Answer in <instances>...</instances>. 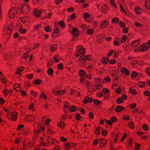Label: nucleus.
Returning <instances> with one entry per match:
<instances>
[{
	"label": "nucleus",
	"mask_w": 150,
	"mask_h": 150,
	"mask_svg": "<svg viewBox=\"0 0 150 150\" xmlns=\"http://www.w3.org/2000/svg\"><path fill=\"white\" fill-rule=\"evenodd\" d=\"M85 49L81 45H78L77 47L76 51L75 53V56L78 57L81 54H85Z\"/></svg>",
	"instance_id": "f257e3e1"
},
{
	"label": "nucleus",
	"mask_w": 150,
	"mask_h": 150,
	"mask_svg": "<svg viewBox=\"0 0 150 150\" xmlns=\"http://www.w3.org/2000/svg\"><path fill=\"white\" fill-rule=\"evenodd\" d=\"M13 25L12 24L8 26L5 25L4 26L3 33L7 35H10L12 31Z\"/></svg>",
	"instance_id": "f03ea898"
},
{
	"label": "nucleus",
	"mask_w": 150,
	"mask_h": 150,
	"mask_svg": "<svg viewBox=\"0 0 150 150\" xmlns=\"http://www.w3.org/2000/svg\"><path fill=\"white\" fill-rule=\"evenodd\" d=\"M95 83L96 85L93 88V90H100V88L101 87L102 81L100 78L95 79Z\"/></svg>",
	"instance_id": "7ed1b4c3"
},
{
	"label": "nucleus",
	"mask_w": 150,
	"mask_h": 150,
	"mask_svg": "<svg viewBox=\"0 0 150 150\" xmlns=\"http://www.w3.org/2000/svg\"><path fill=\"white\" fill-rule=\"evenodd\" d=\"M22 8L21 9H20L21 11L20 13L21 12L25 15H27L30 11V9L29 6L27 4L22 5L21 6Z\"/></svg>",
	"instance_id": "20e7f679"
},
{
	"label": "nucleus",
	"mask_w": 150,
	"mask_h": 150,
	"mask_svg": "<svg viewBox=\"0 0 150 150\" xmlns=\"http://www.w3.org/2000/svg\"><path fill=\"white\" fill-rule=\"evenodd\" d=\"M42 120L45 126L47 127V128L50 127L49 126V124L51 121V119L47 118L46 116H44L42 117Z\"/></svg>",
	"instance_id": "39448f33"
},
{
	"label": "nucleus",
	"mask_w": 150,
	"mask_h": 150,
	"mask_svg": "<svg viewBox=\"0 0 150 150\" xmlns=\"http://www.w3.org/2000/svg\"><path fill=\"white\" fill-rule=\"evenodd\" d=\"M16 14V11L15 9L14 8H12L9 10L8 16L10 18H12L15 17Z\"/></svg>",
	"instance_id": "423d86ee"
},
{
	"label": "nucleus",
	"mask_w": 150,
	"mask_h": 150,
	"mask_svg": "<svg viewBox=\"0 0 150 150\" xmlns=\"http://www.w3.org/2000/svg\"><path fill=\"white\" fill-rule=\"evenodd\" d=\"M108 22L107 21H104L101 22L100 24V26L101 28L103 29L107 28L108 25Z\"/></svg>",
	"instance_id": "0eeeda50"
},
{
	"label": "nucleus",
	"mask_w": 150,
	"mask_h": 150,
	"mask_svg": "<svg viewBox=\"0 0 150 150\" xmlns=\"http://www.w3.org/2000/svg\"><path fill=\"white\" fill-rule=\"evenodd\" d=\"M120 71L122 73L125 74L126 75L128 76L130 74L129 71L125 67H121L120 68Z\"/></svg>",
	"instance_id": "6e6552de"
},
{
	"label": "nucleus",
	"mask_w": 150,
	"mask_h": 150,
	"mask_svg": "<svg viewBox=\"0 0 150 150\" xmlns=\"http://www.w3.org/2000/svg\"><path fill=\"white\" fill-rule=\"evenodd\" d=\"M18 117V113L17 112L14 111L13 112L11 115V119L13 121H15L17 120Z\"/></svg>",
	"instance_id": "1a4fd4ad"
},
{
	"label": "nucleus",
	"mask_w": 150,
	"mask_h": 150,
	"mask_svg": "<svg viewBox=\"0 0 150 150\" xmlns=\"http://www.w3.org/2000/svg\"><path fill=\"white\" fill-rule=\"evenodd\" d=\"M72 34L73 35L74 38L78 36L79 34V31L77 28H75L73 29Z\"/></svg>",
	"instance_id": "9d476101"
},
{
	"label": "nucleus",
	"mask_w": 150,
	"mask_h": 150,
	"mask_svg": "<svg viewBox=\"0 0 150 150\" xmlns=\"http://www.w3.org/2000/svg\"><path fill=\"white\" fill-rule=\"evenodd\" d=\"M34 15L37 17H39L40 16L41 12L40 10H38L37 9H34L33 10Z\"/></svg>",
	"instance_id": "9b49d317"
},
{
	"label": "nucleus",
	"mask_w": 150,
	"mask_h": 150,
	"mask_svg": "<svg viewBox=\"0 0 150 150\" xmlns=\"http://www.w3.org/2000/svg\"><path fill=\"white\" fill-rule=\"evenodd\" d=\"M139 40H137L132 41L131 43V45L133 47H135L138 46L140 43Z\"/></svg>",
	"instance_id": "f8f14e48"
},
{
	"label": "nucleus",
	"mask_w": 150,
	"mask_h": 150,
	"mask_svg": "<svg viewBox=\"0 0 150 150\" xmlns=\"http://www.w3.org/2000/svg\"><path fill=\"white\" fill-rule=\"evenodd\" d=\"M19 19L24 23L28 22L29 21V18L26 17H21Z\"/></svg>",
	"instance_id": "ddd939ff"
},
{
	"label": "nucleus",
	"mask_w": 150,
	"mask_h": 150,
	"mask_svg": "<svg viewBox=\"0 0 150 150\" xmlns=\"http://www.w3.org/2000/svg\"><path fill=\"white\" fill-rule=\"evenodd\" d=\"M134 11L137 14H140L142 12V8L139 6H135Z\"/></svg>",
	"instance_id": "4468645a"
},
{
	"label": "nucleus",
	"mask_w": 150,
	"mask_h": 150,
	"mask_svg": "<svg viewBox=\"0 0 150 150\" xmlns=\"http://www.w3.org/2000/svg\"><path fill=\"white\" fill-rule=\"evenodd\" d=\"M91 58V56L88 55V56L82 55L81 57V59L82 60H90Z\"/></svg>",
	"instance_id": "2eb2a0df"
},
{
	"label": "nucleus",
	"mask_w": 150,
	"mask_h": 150,
	"mask_svg": "<svg viewBox=\"0 0 150 150\" xmlns=\"http://www.w3.org/2000/svg\"><path fill=\"white\" fill-rule=\"evenodd\" d=\"M65 91L64 90H63L62 91L61 90H59L58 91H57L55 92V91L54 90H52V92L53 93H56L57 95H60L61 94H62L65 92Z\"/></svg>",
	"instance_id": "dca6fc26"
},
{
	"label": "nucleus",
	"mask_w": 150,
	"mask_h": 150,
	"mask_svg": "<svg viewBox=\"0 0 150 150\" xmlns=\"http://www.w3.org/2000/svg\"><path fill=\"white\" fill-rule=\"evenodd\" d=\"M70 106V103L67 102H64V111H66L67 109H69V106Z\"/></svg>",
	"instance_id": "f3484780"
},
{
	"label": "nucleus",
	"mask_w": 150,
	"mask_h": 150,
	"mask_svg": "<svg viewBox=\"0 0 150 150\" xmlns=\"http://www.w3.org/2000/svg\"><path fill=\"white\" fill-rule=\"evenodd\" d=\"M145 6L148 9H150V0H145Z\"/></svg>",
	"instance_id": "a211bd4d"
},
{
	"label": "nucleus",
	"mask_w": 150,
	"mask_h": 150,
	"mask_svg": "<svg viewBox=\"0 0 150 150\" xmlns=\"http://www.w3.org/2000/svg\"><path fill=\"white\" fill-rule=\"evenodd\" d=\"M57 126L61 128H63L65 126V124L62 121L59 122L57 124Z\"/></svg>",
	"instance_id": "6ab92c4d"
},
{
	"label": "nucleus",
	"mask_w": 150,
	"mask_h": 150,
	"mask_svg": "<svg viewBox=\"0 0 150 150\" xmlns=\"http://www.w3.org/2000/svg\"><path fill=\"white\" fill-rule=\"evenodd\" d=\"M108 10V7L107 6L104 5L101 7V11L104 13H106Z\"/></svg>",
	"instance_id": "aec40b11"
},
{
	"label": "nucleus",
	"mask_w": 150,
	"mask_h": 150,
	"mask_svg": "<svg viewBox=\"0 0 150 150\" xmlns=\"http://www.w3.org/2000/svg\"><path fill=\"white\" fill-rule=\"evenodd\" d=\"M23 69L24 68L22 66L21 67H20L17 68L16 70V74H20Z\"/></svg>",
	"instance_id": "412c9836"
},
{
	"label": "nucleus",
	"mask_w": 150,
	"mask_h": 150,
	"mask_svg": "<svg viewBox=\"0 0 150 150\" xmlns=\"http://www.w3.org/2000/svg\"><path fill=\"white\" fill-rule=\"evenodd\" d=\"M147 46L145 44H142L140 47V50L141 51H143L146 50Z\"/></svg>",
	"instance_id": "4be33fe9"
},
{
	"label": "nucleus",
	"mask_w": 150,
	"mask_h": 150,
	"mask_svg": "<svg viewBox=\"0 0 150 150\" xmlns=\"http://www.w3.org/2000/svg\"><path fill=\"white\" fill-rule=\"evenodd\" d=\"M125 108L123 106H117L115 108V111L116 112H119L123 110Z\"/></svg>",
	"instance_id": "5701e85b"
},
{
	"label": "nucleus",
	"mask_w": 150,
	"mask_h": 150,
	"mask_svg": "<svg viewBox=\"0 0 150 150\" xmlns=\"http://www.w3.org/2000/svg\"><path fill=\"white\" fill-rule=\"evenodd\" d=\"M13 88L16 91H19L21 89V87L18 84H15L13 85Z\"/></svg>",
	"instance_id": "b1692460"
},
{
	"label": "nucleus",
	"mask_w": 150,
	"mask_h": 150,
	"mask_svg": "<svg viewBox=\"0 0 150 150\" xmlns=\"http://www.w3.org/2000/svg\"><path fill=\"white\" fill-rule=\"evenodd\" d=\"M92 101V100L91 98L89 97H86L83 102L84 103L86 104L88 103H91Z\"/></svg>",
	"instance_id": "393cba45"
},
{
	"label": "nucleus",
	"mask_w": 150,
	"mask_h": 150,
	"mask_svg": "<svg viewBox=\"0 0 150 150\" xmlns=\"http://www.w3.org/2000/svg\"><path fill=\"white\" fill-rule=\"evenodd\" d=\"M47 73L50 76H52L53 73V71L51 68H49L48 69L47 71Z\"/></svg>",
	"instance_id": "a878e982"
},
{
	"label": "nucleus",
	"mask_w": 150,
	"mask_h": 150,
	"mask_svg": "<svg viewBox=\"0 0 150 150\" xmlns=\"http://www.w3.org/2000/svg\"><path fill=\"white\" fill-rule=\"evenodd\" d=\"M50 49L51 51H54L57 49V45L55 44H53L51 46Z\"/></svg>",
	"instance_id": "bb28decb"
},
{
	"label": "nucleus",
	"mask_w": 150,
	"mask_h": 150,
	"mask_svg": "<svg viewBox=\"0 0 150 150\" xmlns=\"http://www.w3.org/2000/svg\"><path fill=\"white\" fill-rule=\"evenodd\" d=\"M85 74V72L83 70H80L79 72V75L80 77L83 76Z\"/></svg>",
	"instance_id": "cd10ccee"
},
{
	"label": "nucleus",
	"mask_w": 150,
	"mask_h": 150,
	"mask_svg": "<svg viewBox=\"0 0 150 150\" xmlns=\"http://www.w3.org/2000/svg\"><path fill=\"white\" fill-rule=\"evenodd\" d=\"M52 127H49L47 128V132L49 134H53L54 133V132L52 129Z\"/></svg>",
	"instance_id": "c85d7f7f"
},
{
	"label": "nucleus",
	"mask_w": 150,
	"mask_h": 150,
	"mask_svg": "<svg viewBox=\"0 0 150 150\" xmlns=\"http://www.w3.org/2000/svg\"><path fill=\"white\" fill-rule=\"evenodd\" d=\"M71 143H67L65 144V148L67 150H68L71 148Z\"/></svg>",
	"instance_id": "c756f323"
},
{
	"label": "nucleus",
	"mask_w": 150,
	"mask_h": 150,
	"mask_svg": "<svg viewBox=\"0 0 150 150\" xmlns=\"http://www.w3.org/2000/svg\"><path fill=\"white\" fill-rule=\"evenodd\" d=\"M129 90L130 93L133 95H136L137 93L136 90L131 88H129Z\"/></svg>",
	"instance_id": "7c9ffc66"
},
{
	"label": "nucleus",
	"mask_w": 150,
	"mask_h": 150,
	"mask_svg": "<svg viewBox=\"0 0 150 150\" xmlns=\"http://www.w3.org/2000/svg\"><path fill=\"white\" fill-rule=\"evenodd\" d=\"M106 143V140L104 139H101L100 142V146L101 147L104 146Z\"/></svg>",
	"instance_id": "2f4dec72"
},
{
	"label": "nucleus",
	"mask_w": 150,
	"mask_h": 150,
	"mask_svg": "<svg viewBox=\"0 0 150 150\" xmlns=\"http://www.w3.org/2000/svg\"><path fill=\"white\" fill-rule=\"evenodd\" d=\"M94 32L93 29H88L87 30L86 33L87 35H92Z\"/></svg>",
	"instance_id": "473e14b6"
},
{
	"label": "nucleus",
	"mask_w": 150,
	"mask_h": 150,
	"mask_svg": "<svg viewBox=\"0 0 150 150\" xmlns=\"http://www.w3.org/2000/svg\"><path fill=\"white\" fill-rule=\"evenodd\" d=\"M128 145L127 146L130 147L132 146L133 144V141L132 138H130L129 139V141L128 143Z\"/></svg>",
	"instance_id": "72a5a7b5"
},
{
	"label": "nucleus",
	"mask_w": 150,
	"mask_h": 150,
	"mask_svg": "<svg viewBox=\"0 0 150 150\" xmlns=\"http://www.w3.org/2000/svg\"><path fill=\"white\" fill-rule=\"evenodd\" d=\"M123 119L127 121L130 119L129 118V116L124 115H123Z\"/></svg>",
	"instance_id": "f704fd0d"
},
{
	"label": "nucleus",
	"mask_w": 150,
	"mask_h": 150,
	"mask_svg": "<svg viewBox=\"0 0 150 150\" xmlns=\"http://www.w3.org/2000/svg\"><path fill=\"white\" fill-rule=\"evenodd\" d=\"M128 126L130 128L132 129L134 128L135 127L134 123L132 122H130L128 124Z\"/></svg>",
	"instance_id": "c9c22d12"
},
{
	"label": "nucleus",
	"mask_w": 150,
	"mask_h": 150,
	"mask_svg": "<svg viewBox=\"0 0 150 150\" xmlns=\"http://www.w3.org/2000/svg\"><path fill=\"white\" fill-rule=\"evenodd\" d=\"M109 59L107 58H104L102 59L101 61L102 63L104 64H107V62H108Z\"/></svg>",
	"instance_id": "e433bc0d"
},
{
	"label": "nucleus",
	"mask_w": 150,
	"mask_h": 150,
	"mask_svg": "<svg viewBox=\"0 0 150 150\" xmlns=\"http://www.w3.org/2000/svg\"><path fill=\"white\" fill-rule=\"evenodd\" d=\"M11 57V55L9 54H6L4 56V59L6 60H9Z\"/></svg>",
	"instance_id": "4c0bfd02"
},
{
	"label": "nucleus",
	"mask_w": 150,
	"mask_h": 150,
	"mask_svg": "<svg viewBox=\"0 0 150 150\" xmlns=\"http://www.w3.org/2000/svg\"><path fill=\"white\" fill-rule=\"evenodd\" d=\"M134 26L136 27H141L143 26V25L142 24L139 22L136 21L135 23Z\"/></svg>",
	"instance_id": "58836bf2"
},
{
	"label": "nucleus",
	"mask_w": 150,
	"mask_h": 150,
	"mask_svg": "<svg viewBox=\"0 0 150 150\" xmlns=\"http://www.w3.org/2000/svg\"><path fill=\"white\" fill-rule=\"evenodd\" d=\"M40 46V43L39 42H36L35 43L33 47L32 48L33 49H34L35 48H38Z\"/></svg>",
	"instance_id": "ea45409f"
},
{
	"label": "nucleus",
	"mask_w": 150,
	"mask_h": 150,
	"mask_svg": "<svg viewBox=\"0 0 150 150\" xmlns=\"http://www.w3.org/2000/svg\"><path fill=\"white\" fill-rule=\"evenodd\" d=\"M40 98H42L45 99H47V97L45 94L42 92L41 93V95L40 96Z\"/></svg>",
	"instance_id": "a19ab883"
},
{
	"label": "nucleus",
	"mask_w": 150,
	"mask_h": 150,
	"mask_svg": "<svg viewBox=\"0 0 150 150\" xmlns=\"http://www.w3.org/2000/svg\"><path fill=\"white\" fill-rule=\"evenodd\" d=\"M29 55L28 52L24 53L22 55V58L25 59H27Z\"/></svg>",
	"instance_id": "79ce46f5"
},
{
	"label": "nucleus",
	"mask_w": 150,
	"mask_h": 150,
	"mask_svg": "<svg viewBox=\"0 0 150 150\" xmlns=\"http://www.w3.org/2000/svg\"><path fill=\"white\" fill-rule=\"evenodd\" d=\"M99 141L100 140L99 139H95L93 140L92 144L94 146L96 145L98 143Z\"/></svg>",
	"instance_id": "37998d69"
},
{
	"label": "nucleus",
	"mask_w": 150,
	"mask_h": 150,
	"mask_svg": "<svg viewBox=\"0 0 150 150\" xmlns=\"http://www.w3.org/2000/svg\"><path fill=\"white\" fill-rule=\"evenodd\" d=\"M59 57L58 55L55 54L54 55V59L55 62H59Z\"/></svg>",
	"instance_id": "c03bdc74"
},
{
	"label": "nucleus",
	"mask_w": 150,
	"mask_h": 150,
	"mask_svg": "<svg viewBox=\"0 0 150 150\" xmlns=\"http://www.w3.org/2000/svg\"><path fill=\"white\" fill-rule=\"evenodd\" d=\"M19 32L21 34H24L26 33V30L22 28H20L19 30Z\"/></svg>",
	"instance_id": "a18cd8bd"
},
{
	"label": "nucleus",
	"mask_w": 150,
	"mask_h": 150,
	"mask_svg": "<svg viewBox=\"0 0 150 150\" xmlns=\"http://www.w3.org/2000/svg\"><path fill=\"white\" fill-rule=\"evenodd\" d=\"M119 21V19L117 17H115L113 18L111 20V21L112 23H116L118 22Z\"/></svg>",
	"instance_id": "49530a36"
},
{
	"label": "nucleus",
	"mask_w": 150,
	"mask_h": 150,
	"mask_svg": "<svg viewBox=\"0 0 150 150\" xmlns=\"http://www.w3.org/2000/svg\"><path fill=\"white\" fill-rule=\"evenodd\" d=\"M47 140L49 143L50 144H54V142L52 140V139L50 137H48L47 138Z\"/></svg>",
	"instance_id": "de8ad7c7"
},
{
	"label": "nucleus",
	"mask_w": 150,
	"mask_h": 150,
	"mask_svg": "<svg viewBox=\"0 0 150 150\" xmlns=\"http://www.w3.org/2000/svg\"><path fill=\"white\" fill-rule=\"evenodd\" d=\"M3 93L5 95V97H6L7 95H8V90L7 88L4 89L3 90Z\"/></svg>",
	"instance_id": "09e8293b"
},
{
	"label": "nucleus",
	"mask_w": 150,
	"mask_h": 150,
	"mask_svg": "<svg viewBox=\"0 0 150 150\" xmlns=\"http://www.w3.org/2000/svg\"><path fill=\"white\" fill-rule=\"evenodd\" d=\"M103 91L104 93L105 94H109V93H110L109 90L108 88H103Z\"/></svg>",
	"instance_id": "8fccbe9b"
},
{
	"label": "nucleus",
	"mask_w": 150,
	"mask_h": 150,
	"mask_svg": "<svg viewBox=\"0 0 150 150\" xmlns=\"http://www.w3.org/2000/svg\"><path fill=\"white\" fill-rule=\"evenodd\" d=\"M103 39V37L101 35H99L97 36V39L98 42H100Z\"/></svg>",
	"instance_id": "3c124183"
},
{
	"label": "nucleus",
	"mask_w": 150,
	"mask_h": 150,
	"mask_svg": "<svg viewBox=\"0 0 150 150\" xmlns=\"http://www.w3.org/2000/svg\"><path fill=\"white\" fill-rule=\"evenodd\" d=\"M76 110L75 107L73 106H71L69 108V110L70 112H74Z\"/></svg>",
	"instance_id": "603ef678"
},
{
	"label": "nucleus",
	"mask_w": 150,
	"mask_h": 150,
	"mask_svg": "<svg viewBox=\"0 0 150 150\" xmlns=\"http://www.w3.org/2000/svg\"><path fill=\"white\" fill-rule=\"evenodd\" d=\"M44 29L45 30V31L47 32H50L51 31V29L50 26H47L45 27L44 28Z\"/></svg>",
	"instance_id": "864d4df0"
},
{
	"label": "nucleus",
	"mask_w": 150,
	"mask_h": 150,
	"mask_svg": "<svg viewBox=\"0 0 150 150\" xmlns=\"http://www.w3.org/2000/svg\"><path fill=\"white\" fill-rule=\"evenodd\" d=\"M138 86L140 87H143L145 86V83L144 82L140 81L138 83Z\"/></svg>",
	"instance_id": "5fc2aeb1"
},
{
	"label": "nucleus",
	"mask_w": 150,
	"mask_h": 150,
	"mask_svg": "<svg viewBox=\"0 0 150 150\" xmlns=\"http://www.w3.org/2000/svg\"><path fill=\"white\" fill-rule=\"evenodd\" d=\"M41 80L40 79H37L33 81V83H35L37 84H39L41 83Z\"/></svg>",
	"instance_id": "6e6d98bb"
},
{
	"label": "nucleus",
	"mask_w": 150,
	"mask_h": 150,
	"mask_svg": "<svg viewBox=\"0 0 150 150\" xmlns=\"http://www.w3.org/2000/svg\"><path fill=\"white\" fill-rule=\"evenodd\" d=\"M127 37L125 35H122V39L121 40V42L122 43H123L126 40Z\"/></svg>",
	"instance_id": "4d7b16f0"
},
{
	"label": "nucleus",
	"mask_w": 150,
	"mask_h": 150,
	"mask_svg": "<svg viewBox=\"0 0 150 150\" xmlns=\"http://www.w3.org/2000/svg\"><path fill=\"white\" fill-rule=\"evenodd\" d=\"M111 4L113 6L115 7L116 8H117V7L115 3V2L114 0H110Z\"/></svg>",
	"instance_id": "13d9d810"
},
{
	"label": "nucleus",
	"mask_w": 150,
	"mask_h": 150,
	"mask_svg": "<svg viewBox=\"0 0 150 150\" xmlns=\"http://www.w3.org/2000/svg\"><path fill=\"white\" fill-rule=\"evenodd\" d=\"M136 105L137 104L136 103H134L130 104L129 105V106L130 108L132 109H133L136 107Z\"/></svg>",
	"instance_id": "bf43d9fd"
},
{
	"label": "nucleus",
	"mask_w": 150,
	"mask_h": 150,
	"mask_svg": "<svg viewBox=\"0 0 150 150\" xmlns=\"http://www.w3.org/2000/svg\"><path fill=\"white\" fill-rule=\"evenodd\" d=\"M140 145L139 144H136L134 146V148L135 150H138L140 148Z\"/></svg>",
	"instance_id": "052dcab7"
},
{
	"label": "nucleus",
	"mask_w": 150,
	"mask_h": 150,
	"mask_svg": "<svg viewBox=\"0 0 150 150\" xmlns=\"http://www.w3.org/2000/svg\"><path fill=\"white\" fill-rule=\"evenodd\" d=\"M101 128H97L95 130L96 134L98 135L100 133V130H101Z\"/></svg>",
	"instance_id": "680f3d73"
},
{
	"label": "nucleus",
	"mask_w": 150,
	"mask_h": 150,
	"mask_svg": "<svg viewBox=\"0 0 150 150\" xmlns=\"http://www.w3.org/2000/svg\"><path fill=\"white\" fill-rule=\"evenodd\" d=\"M110 80V79L108 76H105L104 79V81H105L107 82H109Z\"/></svg>",
	"instance_id": "e2e57ef3"
},
{
	"label": "nucleus",
	"mask_w": 150,
	"mask_h": 150,
	"mask_svg": "<svg viewBox=\"0 0 150 150\" xmlns=\"http://www.w3.org/2000/svg\"><path fill=\"white\" fill-rule=\"evenodd\" d=\"M110 120L112 122H116L117 121V119L115 117H113L111 118Z\"/></svg>",
	"instance_id": "0e129e2a"
},
{
	"label": "nucleus",
	"mask_w": 150,
	"mask_h": 150,
	"mask_svg": "<svg viewBox=\"0 0 150 150\" xmlns=\"http://www.w3.org/2000/svg\"><path fill=\"white\" fill-rule=\"evenodd\" d=\"M144 94L147 96H150V92L146 91L144 92Z\"/></svg>",
	"instance_id": "69168bd1"
},
{
	"label": "nucleus",
	"mask_w": 150,
	"mask_h": 150,
	"mask_svg": "<svg viewBox=\"0 0 150 150\" xmlns=\"http://www.w3.org/2000/svg\"><path fill=\"white\" fill-rule=\"evenodd\" d=\"M120 25L121 28H124L125 26V23L123 22H120Z\"/></svg>",
	"instance_id": "338daca9"
},
{
	"label": "nucleus",
	"mask_w": 150,
	"mask_h": 150,
	"mask_svg": "<svg viewBox=\"0 0 150 150\" xmlns=\"http://www.w3.org/2000/svg\"><path fill=\"white\" fill-rule=\"evenodd\" d=\"M145 71V72L150 76V68H146Z\"/></svg>",
	"instance_id": "774afa93"
}]
</instances>
